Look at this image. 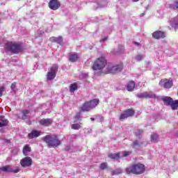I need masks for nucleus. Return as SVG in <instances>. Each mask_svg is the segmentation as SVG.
Here are the masks:
<instances>
[{"label":"nucleus","mask_w":178,"mask_h":178,"mask_svg":"<svg viewBox=\"0 0 178 178\" xmlns=\"http://www.w3.org/2000/svg\"><path fill=\"white\" fill-rule=\"evenodd\" d=\"M42 141L46 143L49 148H52L54 147H59L62 144L59 138H58V135H47L42 138Z\"/></svg>","instance_id":"obj_1"},{"label":"nucleus","mask_w":178,"mask_h":178,"mask_svg":"<svg viewBox=\"0 0 178 178\" xmlns=\"http://www.w3.org/2000/svg\"><path fill=\"white\" fill-rule=\"evenodd\" d=\"M127 175H143L145 172V165L142 163H136L125 169Z\"/></svg>","instance_id":"obj_2"},{"label":"nucleus","mask_w":178,"mask_h":178,"mask_svg":"<svg viewBox=\"0 0 178 178\" xmlns=\"http://www.w3.org/2000/svg\"><path fill=\"white\" fill-rule=\"evenodd\" d=\"M5 48L13 54H19V52L23 51V47H22L21 43L8 42L6 44Z\"/></svg>","instance_id":"obj_3"},{"label":"nucleus","mask_w":178,"mask_h":178,"mask_svg":"<svg viewBox=\"0 0 178 178\" xmlns=\"http://www.w3.org/2000/svg\"><path fill=\"white\" fill-rule=\"evenodd\" d=\"M108 65V61L104 56H102L100 58H96L95 63L92 66V70H102L105 66Z\"/></svg>","instance_id":"obj_4"},{"label":"nucleus","mask_w":178,"mask_h":178,"mask_svg":"<svg viewBox=\"0 0 178 178\" xmlns=\"http://www.w3.org/2000/svg\"><path fill=\"white\" fill-rule=\"evenodd\" d=\"M98 104H99V99H94L89 102H85L81 107L80 111L81 112H89V111H91V109L95 108Z\"/></svg>","instance_id":"obj_5"},{"label":"nucleus","mask_w":178,"mask_h":178,"mask_svg":"<svg viewBox=\"0 0 178 178\" xmlns=\"http://www.w3.org/2000/svg\"><path fill=\"white\" fill-rule=\"evenodd\" d=\"M123 70V65H118L113 67H107L106 70L104 72V74H116L119 72H122Z\"/></svg>","instance_id":"obj_6"},{"label":"nucleus","mask_w":178,"mask_h":178,"mask_svg":"<svg viewBox=\"0 0 178 178\" xmlns=\"http://www.w3.org/2000/svg\"><path fill=\"white\" fill-rule=\"evenodd\" d=\"M58 69L59 67L57 65H54L50 67L49 72H47V80L49 81L54 80L56 77V73H58Z\"/></svg>","instance_id":"obj_7"},{"label":"nucleus","mask_w":178,"mask_h":178,"mask_svg":"<svg viewBox=\"0 0 178 178\" xmlns=\"http://www.w3.org/2000/svg\"><path fill=\"white\" fill-rule=\"evenodd\" d=\"M26 157L23 158L20 161V165L22 168H30L33 165V159L30 156H25Z\"/></svg>","instance_id":"obj_8"},{"label":"nucleus","mask_w":178,"mask_h":178,"mask_svg":"<svg viewBox=\"0 0 178 178\" xmlns=\"http://www.w3.org/2000/svg\"><path fill=\"white\" fill-rule=\"evenodd\" d=\"M48 6L51 10H58L60 8V1L58 0H49Z\"/></svg>","instance_id":"obj_9"},{"label":"nucleus","mask_w":178,"mask_h":178,"mask_svg":"<svg viewBox=\"0 0 178 178\" xmlns=\"http://www.w3.org/2000/svg\"><path fill=\"white\" fill-rule=\"evenodd\" d=\"M159 86L164 88H172L173 87V81H169L167 79H161L159 82Z\"/></svg>","instance_id":"obj_10"},{"label":"nucleus","mask_w":178,"mask_h":178,"mask_svg":"<svg viewBox=\"0 0 178 178\" xmlns=\"http://www.w3.org/2000/svg\"><path fill=\"white\" fill-rule=\"evenodd\" d=\"M134 115V111L132 109H127L124 111L120 116V120H124V119H127L130 116Z\"/></svg>","instance_id":"obj_11"},{"label":"nucleus","mask_w":178,"mask_h":178,"mask_svg":"<svg viewBox=\"0 0 178 178\" xmlns=\"http://www.w3.org/2000/svg\"><path fill=\"white\" fill-rule=\"evenodd\" d=\"M1 171L6 172V173H19V172H20V169L19 167H17L15 170H13L10 165H6L1 167Z\"/></svg>","instance_id":"obj_12"},{"label":"nucleus","mask_w":178,"mask_h":178,"mask_svg":"<svg viewBox=\"0 0 178 178\" xmlns=\"http://www.w3.org/2000/svg\"><path fill=\"white\" fill-rule=\"evenodd\" d=\"M54 123V120L51 118H43L39 121L40 126H44V127H48Z\"/></svg>","instance_id":"obj_13"},{"label":"nucleus","mask_w":178,"mask_h":178,"mask_svg":"<svg viewBox=\"0 0 178 178\" xmlns=\"http://www.w3.org/2000/svg\"><path fill=\"white\" fill-rule=\"evenodd\" d=\"M152 37L155 40H161V38H165V33L161 31H156L152 33Z\"/></svg>","instance_id":"obj_14"},{"label":"nucleus","mask_w":178,"mask_h":178,"mask_svg":"<svg viewBox=\"0 0 178 178\" xmlns=\"http://www.w3.org/2000/svg\"><path fill=\"white\" fill-rule=\"evenodd\" d=\"M9 126V120L3 115H0V127H6Z\"/></svg>","instance_id":"obj_15"},{"label":"nucleus","mask_w":178,"mask_h":178,"mask_svg":"<svg viewBox=\"0 0 178 178\" xmlns=\"http://www.w3.org/2000/svg\"><path fill=\"white\" fill-rule=\"evenodd\" d=\"M41 136V131L37 130H33L31 133L28 134V138L31 140V138H35Z\"/></svg>","instance_id":"obj_16"},{"label":"nucleus","mask_w":178,"mask_h":178,"mask_svg":"<svg viewBox=\"0 0 178 178\" xmlns=\"http://www.w3.org/2000/svg\"><path fill=\"white\" fill-rule=\"evenodd\" d=\"M134 88H136V83H134L133 81H130L127 85V91H134Z\"/></svg>","instance_id":"obj_17"},{"label":"nucleus","mask_w":178,"mask_h":178,"mask_svg":"<svg viewBox=\"0 0 178 178\" xmlns=\"http://www.w3.org/2000/svg\"><path fill=\"white\" fill-rule=\"evenodd\" d=\"M154 95V93H151V92L139 93L138 95V98H152Z\"/></svg>","instance_id":"obj_18"},{"label":"nucleus","mask_w":178,"mask_h":178,"mask_svg":"<svg viewBox=\"0 0 178 178\" xmlns=\"http://www.w3.org/2000/svg\"><path fill=\"white\" fill-rule=\"evenodd\" d=\"M31 151V147H30V145H25L23 148L22 152L24 156H28L29 152H30Z\"/></svg>","instance_id":"obj_19"},{"label":"nucleus","mask_w":178,"mask_h":178,"mask_svg":"<svg viewBox=\"0 0 178 178\" xmlns=\"http://www.w3.org/2000/svg\"><path fill=\"white\" fill-rule=\"evenodd\" d=\"M162 100L163 101L165 105H168L170 106L172 105V102H173V99L170 97H163Z\"/></svg>","instance_id":"obj_20"},{"label":"nucleus","mask_w":178,"mask_h":178,"mask_svg":"<svg viewBox=\"0 0 178 178\" xmlns=\"http://www.w3.org/2000/svg\"><path fill=\"white\" fill-rule=\"evenodd\" d=\"M69 60L70 62H77V60H79V55H77V54H72L70 55L69 57Z\"/></svg>","instance_id":"obj_21"},{"label":"nucleus","mask_w":178,"mask_h":178,"mask_svg":"<svg viewBox=\"0 0 178 178\" xmlns=\"http://www.w3.org/2000/svg\"><path fill=\"white\" fill-rule=\"evenodd\" d=\"M108 156L110 159H119L120 158V153L108 154Z\"/></svg>","instance_id":"obj_22"},{"label":"nucleus","mask_w":178,"mask_h":178,"mask_svg":"<svg viewBox=\"0 0 178 178\" xmlns=\"http://www.w3.org/2000/svg\"><path fill=\"white\" fill-rule=\"evenodd\" d=\"M171 9L176 10L178 9V0H174L173 3L170 5Z\"/></svg>","instance_id":"obj_23"},{"label":"nucleus","mask_w":178,"mask_h":178,"mask_svg":"<svg viewBox=\"0 0 178 178\" xmlns=\"http://www.w3.org/2000/svg\"><path fill=\"white\" fill-rule=\"evenodd\" d=\"M123 171L122 170V168H117L111 172V176H115L116 175H120L122 174Z\"/></svg>","instance_id":"obj_24"},{"label":"nucleus","mask_w":178,"mask_h":178,"mask_svg":"<svg viewBox=\"0 0 178 178\" xmlns=\"http://www.w3.org/2000/svg\"><path fill=\"white\" fill-rule=\"evenodd\" d=\"M151 141L152 143H158V134H152L150 136Z\"/></svg>","instance_id":"obj_25"},{"label":"nucleus","mask_w":178,"mask_h":178,"mask_svg":"<svg viewBox=\"0 0 178 178\" xmlns=\"http://www.w3.org/2000/svg\"><path fill=\"white\" fill-rule=\"evenodd\" d=\"M77 90V83H74L70 85V92H74Z\"/></svg>","instance_id":"obj_26"},{"label":"nucleus","mask_w":178,"mask_h":178,"mask_svg":"<svg viewBox=\"0 0 178 178\" xmlns=\"http://www.w3.org/2000/svg\"><path fill=\"white\" fill-rule=\"evenodd\" d=\"M170 106H171L172 109H173V111H175V109H177V108H178V100H175V101L172 100Z\"/></svg>","instance_id":"obj_27"},{"label":"nucleus","mask_w":178,"mask_h":178,"mask_svg":"<svg viewBox=\"0 0 178 178\" xmlns=\"http://www.w3.org/2000/svg\"><path fill=\"white\" fill-rule=\"evenodd\" d=\"M82 111L81 110L79 112L76 113L74 116V122H79V120H81V116L80 115Z\"/></svg>","instance_id":"obj_28"},{"label":"nucleus","mask_w":178,"mask_h":178,"mask_svg":"<svg viewBox=\"0 0 178 178\" xmlns=\"http://www.w3.org/2000/svg\"><path fill=\"white\" fill-rule=\"evenodd\" d=\"M29 113H30V111H29V110H24L22 111V118L23 119V120L27 119V115H29Z\"/></svg>","instance_id":"obj_29"},{"label":"nucleus","mask_w":178,"mask_h":178,"mask_svg":"<svg viewBox=\"0 0 178 178\" xmlns=\"http://www.w3.org/2000/svg\"><path fill=\"white\" fill-rule=\"evenodd\" d=\"M72 129L73 130H79V129H81V125H80V124H73L72 125Z\"/></svg>","instance_id":"obj_30"},{"label":"nucleus","mask_w":178,"mask_h":178,"mask_svg":"<svg viewBox=\"0 0 178 178\" xmlns=\"http://www.w3.org/2000/svg\"><path fill=\"white\" fill-rule=\"evenodd\" d=\"M99 168L102 170H105V169H108V164L106 163H102Z\"/></svg>","instance_id":"obj_31"},{"label":"nucleus","mask_w":178,"mask_h":178,"mask_svg":"<svg viewBox=\"0 0 178 178\" xmlns=\"http://www.w3.org/2000/svg\"><path fill=\"white\" fill-rule=\"evenodd\" d=\"M63 42V38H62V36H59L56 38V42L57 44H62Z\"/></svg>","instance_id":"obj_32"},{"label":"nucleus","mask_w":178,"mask_h":178,"mask_svg":"<svg viewBox=\"0 0 178 178\" xmlns=\"http://www.w3.org/2000/svg\"><path fill=\"white\" fill-rule=\"evenodd\" d=\"M139 145H140V142L138 140H135L131 144L132 148H136V147H138Z\"/></svg>","instance_id":"obj_33"},{"label":"nucleus","mask_w":178,"mask_h":178,"mask_svg":"<svg viewBox=\"0 0 178 178\" xmlns=\"http://www.w3.org/2000/svg\"><path fill=\"white\" fill-rule=\"evenodd\" d=\"M129 155H131V151H127L123 152V156H129Z\"/></svg>","instance_id":"obj_34"},{"label":"nucleus","mask_w":178,"mask_h":178,"mask_svg":"<svg viewBox=\"0 0 178 178\" xmlns=\"http://www.w3.org/2000/svg\"><path fill=\"white\" fill-rule=\"evenodd\" d=\"M49 41H51V42H56V37L50 38Z\"/></svg>","instance_id":"obj_35"},{"label":"nucleus","mask_w":178,"mask_h":178,"mask_svg":"<svg viewBox=\"0 0 178 178\" xmlns=\"http://www.w3.org/2000/svg\"><path fill=\"white\" fill-rule=\"evenodd\" d=\"M11 90H15L16 88V82H14L10 86Z\"/></svg>","instance_id":"obj_36"},{"label":"nucleus","mask_w":178,"mask_h":178,"mask_svg":"<svg viewBox=\"0 0 178 178\" xmlns=\"http://www.w3.org/2000/svg\"><path fill=\"white\" fill-rule=\"evenodd\" d=\"M135 134L137 137H138V136H140V134H143V131H136L135 132Z\"/></svg>","instance_id":"obj_37"},{"label":"nucleus","mask_w":178,"mask_h":178,"mask_svg":"<svg viewBox=\"0 0 178 178\" xmlns=\"http://www.w3.org/2000/svg\"><path fill=\"white\" fill-rule=\"evenodd\" d=\"M5 90V87L2 86L1 88H0V97H2V92H3Z\"/></svg>","instance_id":"obj_38"},{"label":"nucleus","mask_w":178,"mask_h":178,"mask_svg":"<svg viewBox=\"0 0 178 178\" xmlns=\"http://www.w3.org/2000/svg\"><path fill=\"white\" fill-rule=\"evenodd\" d=\"M143 59V56L138 55L136 56V60H141Z\"/></svg>","instance_id":"obj_39"},{"label":"nucleus","mask_w":178,"mask_h":178,"mask_svg":"<svg viewBox=\"0 0 178 178\" xmlns=\"http://www.w3.org/2000/svg\"><path fill=\"white\" fill-rule=\"evenodd\" d=\"M90 120H92V122H94V120H95V119L94 118H90Z\"/></svg>","instance_id":"obj_40"},{"label":"nucleus","mask_w":178,"mask_h":178,"mask_svg":"<svg viewBox=\"0 0 178 178\" xmlns=\"http://www.w3.org/2000/svg\"><path fill=\"white\" fill-rule=\"evenodd\" d=\"M6 143H8V144H10V140H7L6 141Z\"/></svg>","instance_id":"obj_41"},{"label":"nucleus","mask_w":178,"mask_h":178,"mask_svg":"<svg viewBox=\"0 0 178 178\" xmlns=\"http://www.w3.org/2000/svg\"><path fill=\"white\" fill-rule=\"evenodd\" d=\"M135 45H140V43L135 42Z\"/></svg>","instance_id":"obj_42"},{"label":"nucleus","mask_w":178,"mask_h":178,"mask_svg":"<svg viewBox=\"0 0 178 178\" xmlns=\"http://www.w3.org/2000/svg\"><path fill=\"white\" fill-rule=\"evenodd\" d=\"M133 1V2H138V1H140V0H132Z\"/></svg>","instance_id":"obj_43"},{"label":"nucleus","mask_w":178,"mask_h":178,"mask_svg":"<svg viewBox=\"0 0 178 178\" xmlns=\"http://www.w3.org/2000/svg\"><path fill=\"white\" fill-rule=\"evenodd\" d=\"M106 40H107L106 38H105L103 39V41H106Z\"/></svg>","instance_id":"obj_44"},{"label":"nucleus","mask_w":178,"mask_h":178,"mask_svg":"<svg viewBox=\"0 0 178 178\" xmlns=\"http://www.w3.org/2000/svg\"><path fill=\"white\" fill-rule=\"evenodd\" d=\"M2 171V168H0V172Z\"/></svg>","instance_id":"obj_45"},{"label":"nucleus","mask_w":178,"mask_h":178,"mask_svg":"<svg viewBox=\"0 0 178 178\" xmlns=\"http://www.w3.org/2000/svg\"><path fill=\"white\" fill-rule=\"evenodd\" d=\"M102 120H104V118H102Z\"/></svg>","instance_id":"obj_46"},{"label":"nucleus","mask_w":178,"mask_h":178,"mask_svg":"<svg viewBox=\"0 0 178 178\" xmlns=\"http://www.w3.org/2000/svg\"><path fill=\"white\" fill-rule=\"evenodd\" d=\"M17 1H20V0H17Z\"/></svg>","instance_id":"obj_47"},{"label":"nucleus","mask_w":178,"mask_h":178,"mask_svg":"<svg viewBox=\"0 0 178 178\" xmlns=\"http://www.w3.org/2000/svg\"><path fill=\"white\" fill-rule=\"evenodd\" d=\"M177 113H178V112H177Z\"/></svg>","instance_id":"obj_48"}]
</instances>
